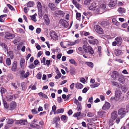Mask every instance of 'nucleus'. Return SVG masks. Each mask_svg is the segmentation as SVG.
<instances>
[{"label": "nucleus", "instance_id": "obj_55", "mask_svg": "<svg viewBox=\"0 0 129 129\" xmlns=\"http://www.w3.org/2000/svg\"><path fill=\"white\" fill-rule=\"evenodd\" d=\"M30 17H31V19L35 22L36 21V18L34 15H33L31 16H30Z\"/></svg>", "mask_w": 129, "mask_h": 129}, {"label": "nucleus", "instance_id": "obj_21", "mask_svg": "<svg viewBox=\"0 0 129 129\" xmlns=\"http://www.w3.org/2000/svg\"><path fill=\"white\" fill-rule=\"evenodd\" d=\"M18 121V123L22 125H24L25 124H27V121L26 120H19Z\"/></svg>", "mask_w": 129, "mask_h": 129}, {"label": "nucleus", "instance_id": "obj_27", "mask_svg": "<svg viewBox=\"0 0 129 129\" xmlns=\"http://www.w3.org/2000/svg\"><path fill=\"white\" fill-rule=\"evenodd\" d=\"M48 6L52 10H53L54 8L55 7V4L54 3H49Z\"/></svg>", "mask_w": 129, "mask_h": 129}, {"label": "nucleus", "instance_id": "obj_10", "mask_svg": "<svg viewBox=\"0 0 129 129\" xmlns=\"http://www.w3.org/2000/svg\"><path fill=\"white\" fill-rule=\"evenodd\" d=\"M110 103L108 102H106L102 107V109L104 110H108L110 108Z\"/></svg>", "mask_w": 129, "mask_h": 129}, {"label": "nucleus", "instance_id": "obj_43", "mask_svg": "<svg viewBox=\"0 0 129 129\" xmlns=\"http://www.w3.org/2000/svg\"><path fill=\"white\" fill-rule=\"evenodd\" d=\"M89 89V87L84 88L82 90V93H86Z\"/></svg>", "mask_w": 129, "mask_h": 129}, {"label": "nucleus", "instance_id": "obj_2", "mask_svg": "<svg viewBox=\"0 0 129 129\" xmlns=\"http://www.w3.org/2000/svg\"><path fill=\"white\" fill-rule=\"evenodd\" d=\"M128 112L126 109L122 108L119 109L118 111V114L119 115H120V117L122 118L124 117Z\"/></svg>", "mask_w": 129, "mask_h": 129}, {"label": "nucleus", "instance_id": "obj_48", "mask_svg": "<svg viewBox=\"0 0 129 129\" xmlns=\"http://www.w3.org/2000/svg\"><path fill=\"white\" fill-rule=\"evenodd\" d=\"M7 6L10 9L12 10H14L15 9L13 7L9 4H7Z\"/></svg>", "mask_w": 129, "mask_h": 129}, {"label": "nucleus", "instance_id": "obj_58", "mask_svg": "<svg viewBox=\"0 0 129 129\" xmlns=\"http://www.w3.org/2000/svg\"><path fill=\"white\" fill-rule=\"evenodd\" d=\"M57 100L58 103H60L61 102H62L63 100L61 96L58 97L57 98Z\"/></svg>", "mask_w": 129, "mask_h": 129}, {"label": "nucleus", "instance_id": "obj_8", "mask_svg": "<svg viewBox=\"0 0 129 129\" xmlns=\"http://www.w3.org/2000/svg\"><path fill=\"white\" fill-rule=\"evenodd\" d=\"M17 105L15 102L12 101L9 104V110H13L16 108Z\"/></svg>", "mask_w": 129, "mask_h": 129}, {"label": "nucleus", "instance_id": "obj_7", "mask_svg": "<svg viewBox=\"0 0 129 129\" xmlns=\"http://www.w3.org/2000/svg\"><path fill=\"white\" fill-rule=\"evenodd\" d=\"M5 37L8 39H12L15 36V35L14 34L10 33L8 32H5Z\"/></svg>", "mask_w": 129, "mask_h": 129}, {"label": "nucleus", "instance_id": "obj_51", "mask_svg": "<svg viewBox=\"0 0 129 129\" xmlns=\"http://www.w3.org/2000/svg\"><path fill=\"white\" fill-rule=\"evenodd\" d=\"M44 106L45 109L47 110L48 109V107H49V105L47 103H45Z\"/></svg>", "mask_w": 129, "mask_h": 129}, {"label": "nucleus", "instance_id": "obj_56", "mask_svg": "<svg viewBox=\"0 0 129 129\" xmlns=\"http://www.w3.org/2000/svg\"><path fill=\"white\" fill-rule=\"evenodd\" d=\"M45 61H46V58L45 57H44L43 58L42 60H41V63H43L44 65H45Z\"/></svg>", "mask_w": 129, "mask_h": 129}, {"label": "nucleus", "instance_id": "obj_57", "mask_svg": "<svg viewBox=\"0 0 129 129\" xmlns=\"http://www.w3.org/2000/svg\"><path fill=\"white\" fill-rule=\"evenodd\" d=\"M128 26V24L127 23H124L122 24L121 27L124 28H126Z\"/></svg>", "mask_w": 129, "mask_h": 129}, {"label": "nucleus", "instance_id": "obj_25", "mask_svg": "<svg viewBox=\"0 0 129 129\" xmlns=\"http://www.w3.org/2000/svg\"><path fill=\"white\" fill-rule=\"evenodd\" d=\"M75 87L78 89H81L83 87V85L80 83H77L75 84Z\"/></svg>", "mask_w": 129, "mask_h": 129}, {"label": "nucleus", "instance_id": "obj_26", "mask_svg": "<svg viewBox=\"0 0 129 129\" xmlns=\"http://www.w3.org/2000/svg\"><path fill=\"white\" fill-rule=\"evenodd\" d=\"M69 61L71 64H73L75 66H76L78 65L77 62H76L75 60L73 59H70L69 60Z\"/></svg>", "mask_w": 129, "mask_h": 129}, {"label": "nucleus", "instance_id": "obj_15", "mask_svg": "<svg viewBox=\"0 0 129 129\" xmlns=\"http://www.w3.org/2000/svg\"><path fill=\"white\" fill-rule=\"evenodd\" d=\"M115 40L117 42L118 45H121L122 43V40L121 38L120 37H116L115 39Z\"/></svg>", "mask_w": 129, "mask_h": 129}, {"label": "nucleus", "instance_id": "obj_54", "mask_svg": "<svg viewBox=\"0 0 129 129\" xmlns=\"http://www.w3.org/2000/svg\"><path fill=\"white\" fill-rule=\"evenodd\" d=\"M91 0H85L84 1V4L85 5L89 4Z\"/></svg>", "mask_w": 129, "mask_h": 129}, {"label": "nucleus", "instance_id": "obj_29", "mask_svg": "<svg viewBox=\"0 0 129 129\" xmlns=\"http://www.w3.org/2000/svg\"><path fill=\"white\" fill-rule=\"evenodd\" d=\"M30 126L31 127L34 128L38 129L40 127L39 125L34 123L31 124Z\"/></svg>", "mask_w": 129, "mask_h": 129}, {"label": "nucleus", "instance_id": "obj_13", "mask_svg": "<svg viewBox=\"0 0 129 129\" xmlns=\"http://www.w3.org/2000/svg\"><path fill=\"white\" fill-rule=\"evenodd\" d=\"M89 43L92 45H97L99 44V41L96 39H92L89 40H88Z\"/></svg>", "mask_w": 129, "mask_h": 129}, {"label": "nucleus", "instance_id": "obj_63", "mask_svg": "<svg viewBox=\"0 0 129 129\" xmlns=\"http://www.w3.org/2000/svg\"><path fill=\"white\" fill-rule=\"evenodd\" d=\"M81 14L80 13L77 12L76 13V18L77 19V18H79L81 17Z\"/></svg>", "mask_w": 129, "mask_h": 129}, {"label": "nucleus", "instance_id": "obj_53", "mask_svg": "<svg viewBox=\"0 0 129 129\" xmlns=\"http://www.w3.org/2000/svg\"><path fill=\"white\" fill-rule=\"evenodd\" d=\"M1 88V93L2 94H3L5 93V92L6 91V90L3 87Z\"/></svg>", "mask_w": 129, "mask_h": 129}, {"label": "nucleus", "instance_id": "obj_12", "mask_svg": "<svg viewBox=\"0 0 129 129\" xmlns=\"http://www.w3.org/2000/svg\"><path fill=\"white\" fill-rule=\"evenodd\" d=\"M100 25L104 28H108L109 26V22L107 21H103L101 23Z\"/></svg>", "mask_w": 129, "mask_h": 129}, {"label": "nucleus", "instance_id": "obj_45", "mask_svg": "<svg viewBox=\"0 0 129 129\" xmlns=\"http://www.w3.org/2000/svg\"><path fill=\"white\" fill-rule=\"evenodd\" d=\"M6 64L8 66H10L11 64V61L10 58H7V59L6 61Z\"/></svg>", "mask_w": 129, "mask_h": 129}, {"label": "nucleus", "instance_id": "obj_37", "mask_svg": "<svg viewBox=\"0 0 129 129\" xmlns=\"http://www.w3.org/2000/svg\"><path fill=\"white\" fill-rule=\"evenodd\" d=\"M105 112L103 111H101L97 112L98 115L100 116L103 117L104 115Z\"/></svg>", "mask_w": 129, "mask_h": 129}, {"label": "nucleus", "instance_id": "obj_62", "mask_svg": "<svg viewBox=\"0 0 129 129\" xmlns=\"http://www.w3.org/2000/svg\"><path fill=\"white\" fill-rule=\"evenodd\" d=\"M101 8L103 9H105L106 8V5L104 4H102L100 6Z\"/></svg>", "mask_w": 129, "mask_h": 129}, {"label": "nucleus", "instance_id": "obj_61", "mask_svg": "<svg viewBox=\"0 0 129 129\" xmlns=\"http://www.w3.org/2000/svg\"><path fill=\"white\" fill-rule=\"evenodd\" d=\"M31 112L32 113L34 114H37L38 113V112L36 111L35 109H33L31 110Z\"/></svg>", "mask_w": 129, "mask_h": 129}, {"label": "nucleus", "instance_id": "obj_36", "mask_svg": "<svg viewBox=\"0 0 129 129\" xmlns=\"http://www.w3.org/2000/svg\"><path fill=\"white\" fill-rule=\"evenodd\" d=\"M7 101H10L13 99V95H8L6 97Z\"/></svg>", "mask_w": 129, "mask_h": 129}, {"label": "nucleus", "instance_id": "obj_17", "mask_svg": "<svg viewBox=\"0 0 129 129\" xmlns=\"http://www.w3.org/2000/svg\"><path fill=\"white\" fill-rule=\"evenodd\" d=\"M118 77V80L122 84L124 83L125 81L124 76L123 75H119Z\"/></svg>", "mask_w": 129, "mask_h": 129}, {"label": "nucleus", "instance_id": "obj_38", "mask_svg": "<svg viewBox=\"0 0 129 129\" xmlns=\"http://www.w3.org/2000/svg\"><path fill=\"white\" fill-rule=\"evenodd\" d=\"M0 45L3 48H4L5 50H7V51H8V47L4 43H2L0 44Z\"/></svg>", "mask_w": 129, "mask_h": 129}, {"label": "nucleus", "instance_id": "obj_24", "mask_svg": "<svg viewBox=\"0 0 129 129\" xmlns=\"http://www.w3.org/2000/svg\"><path fill=\"white\" fill-rule=\"evenodd\" d=\"M122 52V51L119 49H116L114 50V53L116 56H119Z\"/></svg>", "mask_w": 129, "mask_h": 129}, {"label": "nucleus", "instance_id": "obj_20", "mask_svg": "<svg viewBox=\"0 0 129 129\" xmlns=\"http://www.w3.org/2000/svg\"><path fill=\"white\" fill-rule=\"evenodd\" d=\"M25 62V59L23 58L21 59L20 61V65L22 69H24V64Z\"/></svg>", "mask_w": 129, "mask_h": 129}, {"label": "nucleus", "instance_id": "obj_44", "mask_svg": "<svg viewBox=\"0 0 129 129\" xmlns=\"http://www.w3.org/2000/svg\"><path fill=\"white\" fill-rule=\"evenodd\" d=\"M99 84V83L96 82L95 84L92 85H90V87L92 88H94L97 87Z\"/></svg>", "mask_w": 129, "mask_h": 129}, {"label": "nucleus", "instance_id": "obj_47", "mask_svg": "<svg viewBox=\"0 0 129 129\" xmlns=\"http://www.w3.org/2000/svg\"><path fill=\"white\" fill-rule=\"evenodd\" d=\"M114 120L112 119V118L110 119L109 121V125L112 126L114 124Z\"/></svg>", "mask_w": 129, "mask_h": 129}, {"label": "nucleus", "instance_id": "obj_1", "mask_svg": "<svg viewBox=\"0 0 129 129\" xmlns=\"http://www.w3.org/2000/svg\"><path fill=\"white\" fill-rule=\"evenodd\" d=\"M79 52L82 54L84 53H85L89 52V53L92 55L94 53V52L92 47L90 46H87L86 45H83V48L79 47L78 49Z\"/></svg>", "mask_w": 129, "mask_h": 129}, {"label": "nucleus", "instance_id": "obj_33", "mask_svg": "<svg viewBox=\"0 0 129 129\" xmlns=\"http://www.w3.org/2000/svg\"><path fill=\"white\" fill-rule=\"evenodd\" d=\"M26 83L25 82H23L21 83V86L23 90L25 91L27 89V86L26 85Z\"/></svg>", "mask_w": 129, "mask_h": 129}, {"label": "nucleus", "instance_id": "obj_32", "mask_svg": "<svg viewBox=\"0 0 129 129\" xmlns=\"http://www.w3.org/2000/svg\"><path fill=\"white\" fill-rule=\"evenodd\" d=\"M87 126L88 129H96V128L95 126L92 124H88Z\"/></svg>", "mask_w": 129, "mask_h": 129}, {"label": "nucleus", "instance_id": "obj_30", "mask_svg": "<svg viewBox=\"0 0 129 129\" xmlns=\"http://www.w3.org/2000/svg\"><path fill=\"white\" fill-rule=\"evenodd\" d=\"M76 105L77 106V107L76 108V109H77L78 111L81 110L82 108L81 103L79 102H78Z\"/></svg>", "mask_w": 129, "mask_h": 129}, {"label": "nucleus", "instance_id": "obj_40", "mask_svg": "<svg viewBox=\"0 0 129 129\" xmlns=\"http://www.w3.org/2000/svg\"><path fill=\"white\" fill-rule=\"evenodd\" d=\"M42 74L40 72L38 73L36 75V77L38 79H41Z\"/></svg>", "mask_w": 129, "mask_h": 129}, {"label": "nucleus", "instance_id": "obj_50", "mask_svg": "<svg viewBox=\"0 0 129 129\" xmlns=\"http://www.w3.org/2000/svg\"><path fill=\"white\" fill-rule=\"evenodd\" d=\"M75 6L78 9H80L82 8V5H80L78 3L75 5Z\"/></svg>", "mask_w": 129, "mask_h": 129}, {"label": "nucleus", "instance_id": "obj_28", "mask_svg": "<svg viewBox=\"0 0 129 129\" xmlns=\"http://www.w3.org/2000/svg\"><path fill=\"white\" fill-rule=\"evenodd\" d=\"M34 5V3L33 1H30L27 3V6L28 7H31L33 6Z\"/></svg>", "mask_w": 129, "mask_h": 129}, {"label": "nucleus", "instance_id": "obj_35", "mask_svg": "<svg viewBox=\"0 0 129 129\" xmlns=\"http://www.w3.org/2000/svg\"><path fill=\"white\" fill-rule=\"evenodd\" d=\"M37 5L38 11H41V12L42 10V7L40 2L38 1Z\"/></svg>", "mask_w": 129, "mask_h": 129}, {"label": "nucleus", "instance_id": "obj_5", "mask_svg": "<svg viewBox=\"0 0 129 129\" xmlns=\"http://www.w3.org/2000/svg\"><path fill=\"white\" fill-rule=\"evenodd\" d=\"M65 13L61 10L56 11L54 12V15L57 17H63Z\"/></svg>", "mask_w": 129, "mask_h": 129}, {"label": "nucleus", "instance_id": "obj_9", "mask_svg": "<svg viewBox=\"0 0 129 129\" xmlns=\"http://www.w3.org/2000/svg\"><path fill=\"white\" fill-rule=\"evenodd\" d=\"M60 22V23L64 27L67 28L68 27L69 25L68 23L66 20L61 19Z\"/></svg>", "mask_w": 129, "mask_h": 129}, {"label": "nucleus", "instance_id": "obj_46", "mask_svg": "<svg viewBox=\"0 0 129 129\" xmlns=\"http://www.w3.org/2000/svg\"><path fill=\"white\" fill-rule=\"evenodd\" d=\"M62 75L61 73H57V75L55 76V78L56 79L60 78L61 76Z\"/></svg>", "mask_w": 129, "mask_h": 129}, {"label": "nucleus", "instance_id": "obj_41", "mask_svg": "<svg viewBox=\"0 0 129 129\" xmlns=\"http://www.w3.org/2000/svg\"><path fill=\"white\" fill-rule=\"evenodd\" d=\"M58 113H63L64 111V108H61L58 109L57 110Z\"/></svg>", "mask_w": 129, "mask_h": 129}, {"label": "nucleus", "instance_id": "obj_22", "mask_svg": "<svg viewBox=\"0 0 129 129\" xmlns=\"http://www.w3.org/2000/svg\"><path fill=\"white\" fill-rule=\"evenodd\" d=\"M117 11L119 12V13L122 14L125 13L126 9L124 8L120 7L117 10Z\"/></svg>", "mask_w": 129, "mask_h": 129}, {"label": "nucleus", "instance_id": "obj_14", "mask_svg": "<svg viewBox=\"0 0 129 129\" xmlns=\"http://www.w3.org/2000/svg\"><path fill=\"white\" fill-rule=\"evenodd\" d=\"M121 94V92L120 89H118L116 90L115 96L118 100L119 99Z\"/></svg>", "mask_w": 129, "mask_h": 129}, {"label": "nucleus", "instance_id": "obj_34", "mask_svg": "<svg viewBox=\"0 0 129 129\" xmlns=\"http://www.w3.org/2000/svg\"><path fill=\"white\" fill-rule=\"evenodd\" d=\"M7 53L8 56H10V58L12 59L14 56L13 51H10L9 52H7Z\"/></svg>", "mask_w": 129, "mask_h": 129}, {"label": "nucleus", "instance_id": "obj_3", "mask_svg": "<svg viewBox=\"0 0 129 129\" xmlns=\"http://www.w3.org/2000/svg\"><path fill=\"white\" fill-rule=\"evenodd\" d=\"M50 35L53 41H56L58 39V36L55 31L51 30L50 32Z\"/></svg>", "mask_w": 129, "mask_h": 129}, {"label": "nucleus", "instance_id": "obj_11", "mask_svg": "<svg viewBox=\"0 0 129 129\" xmlns=\"http://www.w3.org/2000/svg\"><path fill=\"white\" fill-rule=\"evenodd\" d=\"M117 0H111L108 4L109 6L110 7H114L117 4Z\"/></svg>", "mask_w": 129, "mask_h": 129}, {"label": "nucleus", "instance_id": "obj_42", "mask_svg": "<svg viewBox=\"0 0 129 129\" xmlns=\"http://www.w3.org/2000/svg\"><path fill=\"white\" fill-rule=\"evenodd\" d=\"M8 120L7 123L8 124H11L14 122L13 120L12 119H6V120Z\"/></svg>", "mask_w": 129, "mask_h": 129}, {"label": "nucleus", "instance_id": "obj_16", "mask_svg": "<svg viewBox=\"0 0 129 129\" xmlns=\"http://www.w3.org/2000/svg\"><path fill=\"white\" fill-rule=\"evenodd\" d=\"M17 62L16 61H14L13 64L11 68V70L14 72H15L17 70Z\"/></svg>", "mask_w": 129, "mask_h": 129}, {"label": "nucleus", "instance_id": "obj_49", "mask_svg": "<svg viewBox=\"0 0 129 129\" xmlns=\"http://www.w3.org/2000/svg\"><path fill=\"white\" fill-rule=\"evenodd\" d=\"M70 74L72 75H74L75 73V70L73 69H70Z\"/></svg>", "mask_w": 129, "mask_h": 129}, {"label": "nucleus", "instance_id": "obj_18", "mask_svg": "<svg viewBox=\"0 0 129 129\" xmlns=\"http://www.w3.org/2000/svg\"><path fill=\"white\" fill-rule=\"evenodd\" d=\"M119 75L118 72L117 71H114L112 72V74L111 75V76L114 79H116Z\"/></svg>", "mask_w": 129, "mask_h": 129}, {"label": "nucleus", "instance_id": "obj_19", "mask_svg": "<svg viewBox=\"0 0 129 129\" xmlns=\"http://www.w3.org/2000/svg\"><path fill=\"white\" fill-rule=\"evenodd\" d=\"M61 120L63 121L64 123L67 122L68 120V118L66 115H62L60 117Z\"/></svg>", "mask_w": 129, "mask_h": 129}, {"label": "nucleus", "instance_id": "obj_4", "mask_svg": "<svg viewBox=\"0 0 129 129\" xmlns=\"http://www.w3.org/2000/svg\"><path fill=\"white\" fill-rule=\"evenodd\" d=\"M60 118L59 116H56L53 118V121L52 122V124H55V127L56 128L58 127V126L60 125V124H58V122L60 121Z\"/></svg>", "mask_w": 129, "mask_h": 129}, {"label": "nucleus", "instance_id": "obj_6", "mask_svg": "<svg viewBox=\"0 0 129 129\" xmlns=\"http://www.w3.org/2000/svg\"><path fill=\"white\" fill-rule=\"evenodd\" d=\"M94 29L96 32L99 34H103L104 33L102 29L98 25L95 26Z\"/></svg>", "mask_w": 129, "mask_h": 129}, {"label": "nucleus", "instance_id": "obj_60", "mask_svg": "<svg viewBox=\"0 0 129 129\" xmlns=\"http://www.w3.org/2000/svg\"><path fill=\"white\" fill-rule=\"evenodd\" d=\"M41 29L40 28H38L36 30V32L38 34H39L41 32Z\"/></svg>", "mask_w": 129, "mask_h": 129}, {"label": "nucleus", "instance_id": "obj_31", "mask_svg": "<svg viewBox=\"0 0 129 129\" xmlns=\"http://www.w3.org/2000/svg\"><path fill=\"white\" fill-rule=\"evenodd\" d=\"M85 64L91 68H92L94 66L93 63L91 62H86Z\"/></svg>", "mask_w": 129, "mask_h": 129}, {"label": "nucleus", "instance_id": "obj_52", "mask_svg": "<svg viewBox=\"0 0 129 129\" xmlns=\"http://www.w3.org/2000/svg\"><path fill=\"white\" fill-rule=\"evenodd\" d=\"M44 21L45 23L47 25H48L50 23V21L49 18L46 19L44 20Z\"/></svg>", "mask_w": 129, "mask_h": 129}, {"label": "nucleus", "instance_id": "obj_39", "mask_svg": "<svg viewBox=\"0 0 129 129\" xmlns=\"http://www.w3.org/2000/svg\"><path fill=\"white\" fill-rule=\"evenodd\" d=\"M96 8V6L93 5V3L91 5V6L89 7V10H95V8Z\"/></svg>", "mask_w": 129, "mask_h": 129}, {"label": "nucleus", "instance_id": "obj_64", "mask_svg": "<svg viewBox=\"0 0 129 129\" xmlns=\"http://www.w3.org/2000/svg\"><path fill=\"white\" fill-rule=\"evenodd\" d=\"M43 54V52L41 51H40L38 52L37 54V57H40Z\"/></svg>", "mask_w": 129, "mask_h": 129}, {"label": "nucleus", "instance_id": "obj_59", "mask_svg": "<svg viewBox=\"0 0 129 129\" xmlns=\"http://www.w3.org/2000/svg\"><path fill=\"white\" fill-rule=\"evenodd\" d=\"M115 61H118L120 63H123V61L122 59H117L115 60Z\"/></svg>", "mask_w": 129, "mask_h": 129}, {"label": "nucleus", "instance_id": "obj_23", "mask_svg": "<svg viewBox=\"0 0 129 129\" xmlns=\"http://www.w3.org/2000/svg\"><path fill=\"white\" fill-rule=\"evenodd\" d=\"M111 118L112 119L115 120L117 118L118 115L117 112L115 111L111 113Z\"/></svg>", "mask_w": 129, "mask_h": 129}]
</instances>
